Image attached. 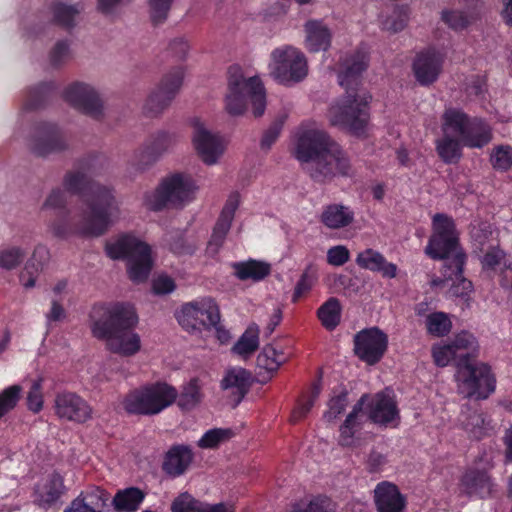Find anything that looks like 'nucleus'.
I'll list each match as a JSON object with an SVG mask.
<instances>
[{
	"instance_id": "1",
	"label": "nucleus",
	"mask_w": 512,
	"mask_h": 512,
	"mask_svg": "<svg viewBox=\"0 0 512 512\" xmlns=\"http://www.w3.org/2000/svg\"><path fill=\"white\" fill-rule=\"evenodd\" d=\"M294 155L304 171L318 183L336 177H351L354 168L347 152L321 129L302 131L296 141Z\"/></svg>"
},
{
	"instance_id": "2",
	"label": "nucleus",
	"mask_w": 512,
	"mask_h": 512,
	"mask_svg": "<svg viewBox=\"0 0 512 512\" xmlns=\"http://www.w3.org/2000/svg\"><path fill=\"white\" fill-rule=\"evenodd\" d=\"M137 322L134 308L124 303L97 304L89 314L92 335L105 340L111 352L126 357L141 349L140 336L133 330Z\"/></svg>"
},
{
	"instance_id": "3",
	"label": "nucleus",
	"mask_w": 512,
	"mask_h": 512,
	"mask_svg": "<svg viewBox=\"0 0 512 512\" xmlns=\"http://www.w3.org/2000/svg\"><path fill=\"white\" fill-rule=\"evenodd\" d=\"M442 135L435 142L439 157L448 164L462 157V148L481 149L492 140L489 124L458 108H446L441 116Z\"/></svg>"
},
{
	"instance_id": "4",
	"label": "nucleus",
	"mask_w": 512,
	"mask_h": 512,
	"mask_svg": "<svg viewBox=\"0 0 512 512\" xmlns=\"http://www.w3.org/2000/svg\"><path fill=\"white\" fill-rule=\"evenodd\" d=\"M91 196L88 202L89 212L83 214L76 222L71 223L64 218L51 222L49 229L53 236L61 239L71 235L99 237L120 220L121 203L113 186H94Z\"/></svg>"
},
{
	"instance_id": "5",
	"label": "nucleus",
	"mask_w": 512,
	"mask_h": 512,
	"mask_svg": "<svg viewBox=\"0 0 512 512\" xmlns=\"http://www.w3.org/2000/svg\"><path fill=\"white\" fill-rule=\"evenodd\" d=\"M252 105L255 117L264 114L266 108L265 89L258 77H246L242 69L232 66L228 70L224 107L228 114L240 116Z\"/></svg>"
},
{
	"instance_id": "6",
	"label": "nucleus",
	"mask_w": 512,
	"mask_h": 512,
	"mask_svg": "<svg viewBox=\"0 0 512 512\" xmlns=\"http://www.w3.org/2000/svg\"><path fill=\"white\" fill-rule=\"evenodd\" d=\"M105 251L111 259L127 260L129 278L135 283L148 279L154 259L151 247L132 233H123L106 243Z\"/></svg>"
},
{
	"instance_id": "7",
	"label": "nucleus",
	"mask_w": 512,
	"mask_h": 512,
	"mask_svg": "<svg viewBox=\"0 0 512 512\" xmlns=\"http://www.w3.org/2000/svg\"><path fill=\"white\" fill-rule=\"evenodd\" d=\"M370 100L371 96L365 91L346 90V94L329 108L330 123L353 135H365L369 126Z\"/></svg>"
},
{
	"instance_id": "8",
	"label": "nucleus",
	"mask_w": 512,
	"mask_h": 512,
	"mask_svg": "<svg viewBox=\"0 0 512 512\" xmlns=\"http://www.w3.org/2000/svg\"><path fill=\"white\" fill-rule=\"evenodd\" d=\"M433 233L425 248L432 259H445L446 264H455L459 274L464 268L466 254L459 245V235L454 220L445 214H435L432 219Z\"/></svg>"
},
{
	"instance_id": "9",
	"label": "nucleus",
	"mask_w": 512,
	"mask_h": 512,
	"mask_svg": "<svg viewBox=\"0 0 512 512\" xmlns=\"http://www.w3.org/2000/svg\"><path fill=\"white\" fill-rule=\"evenodd\" d=\"M196 191V183L190 175L175 173L163 179L155 190L144 193L143 205L152 211L182 208L194 200Z\"/></svg>"
},
{
	"instance_id": "10",
	"label": "nucleus",
	"mask_w": 512,
	"mask_h": 512,
	"mask_svg": "<svg viewBox=\"0 0 512 512\" xmlns=\"http://www.w3.org/2000/svg\"><path fill=\"white\" fill-rule=\"evenodd\" d=\"M177 397L173 386L157 382L130 391L123 398L122 406L129 414L156 415L172 405Z\"/></svg>"
},
{
	"instance_id": "11",
	"label": "nucleus",
	"mask_w": 512,
	"mask_h": 512,
	"mask_svg": "<svg viewBox=\"0 0 512 512\" xmlns=\"http://www.w3.org/2000/svg\"><path fill=\"white\" fill-rule=\"evenodd\" d=\"M269 69L274 79L284 85L298 83L308 74L304 53L291 45L277 47L271 52Z\"/></svg>"
},
{
	"instance_id": "12",
	"label": "nucleus",
	"mask_w": 512,
	"mask_h": 512,
	"mask_svg": "<svg viewBox=\"0 0 512 512\" xmlns=\"http://www.w3.org/2000/svg\"><path fill=\"white\" fill-rule=\"evenodd\" d=\"M455 378L459 394L467 398L486 399L495 389V379L484 363H457Z\"/></svg>"
},
{
	"instance_id": "13",
	"label": "nucleus",
	"mask_w": 512,
	"mask_h": 512,
	"mask_svg": "<svg viewBox=\"0 0 512 512\" xmlns=\"http://www.w3.org/2000/svg\"><path fill=\"white\" fill-rule=\"evenodd\" d=\"M178 323L187 331L211 329L220 320L217 303L210 297L200 298L184 304L177 312Z\"/></svg>"
},
{
	"instance_id": "14",
	"label": "nucleus",
	"mask_w": 512,
	"mask_h": 512,
	"mask_svg": "<svg viewBox=\"0 0 512 512\" xmlns=\"http://www.w3.org/2000/svg\"><path fill=\"white\" fill-rule=\"evenodd\" d=\"M183 77L184 71L181 67L174 68L167 73L159 85L148 95L143 105V113L149 117L161 114L179 92Z\"/></svg>"
},
{
	"instance_id": "15",
	"label": "nucleus",
	"mask_w": 512,
	"mask_h": 512,
	"mask_svg": "<svg viewBox=\"0 0 512 512\" xmlns=\"http://www.w3.org/2000/svg\"><path fill=\"white\" fill-rule=\"evenodd\" d=\"M192 144L201 161L209 166L218 163L226 148L223 138L200 120L193 121Z\"/></svg>"
},
{
	"instance_id": "16",
	"label": "nucleus",
	"mask_w": 512,
	"mask_h": 512,
	"mask_svg": "<svg viewBox=\"0 0 512 512\" xmlns=\"http://www.w3.org/2000/svg\"><path fill=\"white\" fill-rule=\"evenodd\" d=\"M63 96L70 105L92 118L99 119L103 115V101L98 91L89 84H71Z\"/></svg>"
},
{
	"instance_id": "17",
	"label": "nucleus",
	"mask_w": 512,
	"mask_h": 512,
	"mask_svg": "<svg viewBox=\"0 0 512 512\" xmlns=\"http://www.w3.org/2000/svg\"><path fill=\"white\" fill-rule=\"evenodd\" d=\"M387 345V335L378 328L362 330L354 337L355 354L369 365H374L382 359Z\"/></svg>"
},
{
	"instance_id": "18",
	"label": "nucleus",
	"mask_w": 512,
	"mask_h": 512,
	"mask_svg": "<svg viewBox=\"0 0 512 512\" xmlns=\"http://www.w3.org/2000/svg\"><path fill=\"white\" fill-rule=\"evenodd\" d=\"M177 143V136L173 133L159 131L155 133L147 145L145 151L135 155L129 163L127 172L130 176L143 172L155 159L174 147Z\"/></svg>"
},
{
	"instance_id": "19",
	"label": "nucleus",
	"mask_w": 512,
	"mask_h": 512,
	"mask_svg": "<svg viewBox=\"0 0 512 512\" xmlns=\"http://www.w3.org/2000/svg\"><path fill=\"white\" fill-rule=\"evenodd\" d=\"M54 410L60 419L75 423H85L93 416L90 404L73 392L58 393L54 399Z\"/></svg>"
},
{
	"instance_id": "20",
	"label": "nucleus",
	"mask_w": 512,
	"mask_h": 512,
	"mask_svg": "<svg viewBox=\"0 0 512 512\" xmlns=\"http://www.w3.org/2000/svg\"><path fill=\"white\" fill-rule=\"evenodd\" d=\"M369 63L368 51L365 48L356 49L340 59L338 67V82L346 90L360 91L358 82L360 75L367 69Z\"/></svg>"
},
{
	"instance_id": "21",
	"label": "nucleus",
	"mask_w": 512,
	"mask_h": 512,
	"mask_svg": "<svg viewBox=\"0 0 512 512\" xmlns=\"http://www.w3.org/2000/svg\"><path fill=\"white\" fill-rule=\"evenodd\" d=\"M68 142L59 128L52 123L39 125L30 142V150L38 156H48L65 150Z\"/></svg>"
},
{
	"instance_id": "22",
	"label": "nucleus",
	"mask_w": 512,
	"mask_h": 512,
	"mask_svg": "<svg viewBox=\"0 0 512 512\" xmlns=\"http://www.w3.org/2000/svg\"><path fill=\"white\" fill-rule=\"evenodd\" d=\"M443 61V55L439 52L428 50L420 53L413 63L416 80L421 85H429L436 81L441 73Z\"/></svg>"
},
{
	"instance_id": "23",
	"label": "nucleus",
	"mask_w": 512,
	"mask_h": 512,
	"mask_svg": "<svg viewBox=\"0 0 512 512\" xmlns=\"http://www.w3.org/2000/svg\"><path fill=\"white\" fill-rule=\"evenodd\" d=\"M367 398V395H363L359 399L352 411L347 415L344 423L340 426L338 442L341 446L356 447L358 445L356 434L361 430L365 420V415L362 410Z\"/></svg>"
},
{
	"instance_id": "24",
	"label": "nucleus",
	"mask_w": 512,
	"mask_h": 512,
	"mask_svg": "<svg viewBox=\"0 0 512 512\" xmlns=\"http://www.w3.org/2000/svg\"><path fill=\"white\" fill-rule=\"evenodd\" d=\"M63 478L58 473H52L38 483L34 489V503L42 508L52 507L64 494Z\"/></svg>"
},
{
	"instance_id": "25",
	"label": "nucleus",
	"mask_w": 512,
	"mask_h": 512,
	"mask_svg": "<svg viewBox=\"0 0 512 512\" xmlns=\"http://www.w3.org/2000/svg\"><path fill=\"white\" fill-rule=\"evenodd\" d=\"M238 206L239 195H230L215 224L213 233L211 235V239L209 241V247L213 249L215 252L218 251V249L223 245L225 238L231 228V224Z\"/></svg>"
},
{
	"instance_id": "26",
	"label": "nucleus",
	"mask_w": 512,
	"mask_h": 512,
	"mask_svg": "<svg viewBox=\"0 0 512 512\" xmlns=\"http://www.w3.org/2000/svg\"><path fill=\"white\" fill-rule=\"evenodd\" d=\"M251 383L252 377L247 370L243 368H232L227 370L221 380V388L234 398V406H236L247 394Z\"/></svg>"
},
{
	"instance_id": "27",
	"label": "nucleus",
	"mask_w": 512,
	"mask_h": 512,
	"mask_svg": "<svg viewBox=\"0 0 512 512\" xmlns=\"http://www.w3.org/2000/svg\"><path fill=\"white\" fill-rule=\"evenodd\" d=\"M109 500V494L99 487L81 492L64 512H103Z\"/></svg>"
},
{
	"instance_id": "28",
	"label": "nucleus",
	"mask_w": 512,
	"mask_h": 512,
	"mask_svg": "<svg viewBox=\"0 0 512 512\" xmlns=\"http://www.w3.org/2000/svg\"><path fill=\"white\" fill-rule=\"evenodd\" d=\"M369 418L381 425H387L396 420L398 409L393 397L384 392L375 394L370 404Z\"/></svg>"
},
{
	"instance_id": "29",
	"label": "nucleus",
	"mask_w": 512,
	"mask_h": 512,
	"mask_svg": "<svg viewBox=\"0 0 512 512\" xmlns=\"http://www.w3.org/2000/svg\"><path fill=\"white\" fill-rule=\"evenodd\" d=\"M354 218V211L349 206L333 203L323 207L319 220L326 228L339 230L350 226Z\"/></svg>"
},
{
	"instance_id": "30",
	"label": "nucleus",
	"mask_w": 512,
	"mask_h": 512,
	"mask_svg": "<svg viewBox=\"0 0 512 512\" xmlns=\"http://www.w3.org/2000/svg\"><path fill=\"white\" fill-rule=\"evenodd\" d=\"M356 263L361 268L380 273L384 278L392 279L397 275V266L388 262L380 252L370 248L358 253Z\"/></svg>"
},
{
	"instance_id": "31",
	"label": "nucleus",
	"mask_w": 512,
	"mask_h": 512,
	"mask_svg": "<svg viewBox=\"0 0 512 512\" xmlns=\"http://www.w3.org/2000/svg\"><path fill=\"white\" fill-rule=\"evenodd\" d=\"M374 493L378 512H401L404 508V499L396 485L381 482Z\"/></svg>"
},
{
	"instance_id": "32",
	"label": "nucleus",
	"mask_w": 512,
	"mask_h": 512,
	"mask_svg": "<svg viewBox=\"0 0 512 512\" xmlns=\"http://www.w3.org/2000/svg\"><path fill=\"white\" fill-rule=\"evenodd\" d=\"M192 461V450L185 445H176L166 453L163 470L172 477H178L185 473Z\"/></svg>"
},
{
	"instance_id": "33",
	"label": "nucleus",
	"mask_w": 512,
	"mask_h": 512,
	"mask_svg": "<svg viewBox=\"0 0 512 512\" xmlns=\"http://www.w3.org/2000/svg\"><path fill=\"white\" fill-rule=\"evenodd\" d=\"M171 510L172 512H234L232 506L201 502L188 493L177 496L172 502Z\"/></svg>"
},
{
	"instance_id": "34",
	"label": "nucleus",
	"mask_w": 512,
	"mask_h": 512,
	"mask_svg": "<svg viewBox=\"0 0 512 512\" xmlns=\"http://www.w3.org/2000/svg\"><path fill=\"white\" fill-rule=\"evenodd\" d=\"M48 261L49 250L43 245L36 246L20 275V281L25 288L35 286L37 277Z\"/></svg>"
},
{
	"instance_id": "35",
	"label": "nucleus",
	"mask_w": 512,
	"mask_h": 512,
	"mask_svg": "<svg viewBox=\"0 0 512 512\" xmlns=\"http://www.w3.org/2000/svg\"><path fill=\"white\" fill-rule=\"evenodd\" d=\"M306 47L311 52H318L320 50H327L331 43L330 30L323 22L318 20H310L306 22Z\"/></svg>"
},
{
	"instance_id": "36",
	"label": "nucleus",
	"mask_w": 512,
	"mask_h": 512,
	"mask_svg": "<svg viewBox=\"0 0 512 512\" xmlns=\"http://www.w3.org/2000/svg\"><path fill=\"white\" fill-rule=\"evenodd\" d=\"M460 488L467 495L484 498L492 492L493 483L485 472L468 471L461 480Z\"/></svg>"
},
{
	"instance_id": "37",
	"label": "nucleus",
	"mask_w": 512,
	"mask_h": 512,
	"mask_svg": "<svg viewBox=\"0 0 512 512\" xmlns=\"http://www.w3.org/2000/svg\"><path fill=\"white\" fill-rule=\"evenodd\" d=\"M63 185L66 191L83 196L88 206V202L92 197V188L100 184L92 182L87 172L77 169L66 173L63 179Z\"/></svg>"
},
{
	"instance_id": "38",
	"label": "nucleus",
	"mask_w": 512,
	"mask_h": 512,
	"mask_svg": "<svg viewBox=\"0 0 512 512\" xmlns=\"http://www.w3.org/2000/svg\"><path fill=\"white\" fill-rule=\"evenodd\" d=\"M235 276L242 280L259 282L271 273V265L265 261L250 259L248 261L235 262L232 264Z\"/></svg>"
},
{
	"instance_id": "39",
	"label": "nucleus",
	"mask_w": 512,
	"mask_h": 512,
	"mask_svg": "<svg viewBox=\"0 0 512 512\" xmlns=\"http://www.w3.org/2000/svg\"><path fill=\"white\" fill-rule=\"evenodd\" d=\"M145 499V493L137 487L118 490L112 500L117 512H135Z\"/></svg>"
},
{
	"instance_id": "40",
	"label": "nucleus",
	"mask_w": 512,
	"mask_h": 512,
	"mask_svg": "<svg viewBox=\"0 0 512 512\" xmlns=\"http://www.w3.org/2000/svg\"><path fill=\"white\" fill-rule=\"evenodd\" d=\"M463 429L471 438L481 439L490 430L489 422L482 412L467 409L461 415Z\"/></svg>"
},
{
	"instance_id": "41",
	"label": "nucleus",
	"mask_w": 512,
	"mask_h": 512,
	"mask_svg": "<svg viewBox=\"0 0 512 512\" xmlns=\"http://www.w3.org/2000/svg\"><path fill=\"white\" fill-rule=\"evenodd\" d=\"M456 358L457 363H462L465 360H470L469 356L478 350V342L473 334L462 331L458 333L452 341L449 342Z\"/></svg>"
},
{
	"instance_id": "42",
	"label": "nucleus",
	"mask_w": 512,
	"mask_h": 512,
	"mask_svg": "<svg viewBox=\"0 0 512 512\" xmlns=\"http://www.w3.org/2000/svg\"><path fill=\"white\" fill-rule=\"evenodd\" d=\"M317 316L327 330H334L341 320L340 301L335 297L329 298L318 308Z\"/></svg>"
},
{
	"instance_id": "43",
	"label": "nucleus",
	"mask_w": 512,
	"mask_h": 512,
	"mask_svg": "<svg viewBox=\"0 0 512 512\" xmlns=\"http://www.w3.org/2000/svg\"><path fill=\"white\" fill-rule=\"evenodd\" d=\"M259 347V328L257 325H250L235 343L232 350L237 355L248 357Z\"/></svg>"
},
{
	"instance_id": "44",
	"label": "nucleus",
	"mask_w": 512,
	"mask_h": 512,
	"mask_svg": "<svg viewBox=\"0 0 512 512\" xmlns=\"http://www.w3.org/2000/svg\"><path fill=\"white\" fill-rule=\"evenodd\" d=\"M288 356L273 345H266L257 357L259 368L268 372L277 371L278 368L287 361Z\"/></svg>"
},
{
	"instance_id": "45",
	"label": "nucleus",
	"mask_w": 512,
	"mask_h": 512,
	"mask_svg": "<svg viewBox=\"0 0 512 512\" xmlns=\"http://www.w3.org/2000/svg\"><path fill=\"white\" fill-rule=\"evenodd\" d=\"M463 269L459 274L455 271V264H446L444 270V277L446 280L453 281L450 292L453 296L456 297H466L468 296L472 290L473 285L472 282L463 277Z\"/></svg>"
},
{
	"instance_id": "46",
	"label": "nucleus",
	"mask_w": 512,
	"mask_h": 512,
	"mask_svg": "<svg viewBox=\"0 0 512 512\" xmlns=\"http://www.w3.org/2000/svg\"><path fill=\"white\" fill-rule=\"evenodd\" d=\"M492 233L491 224L488 222L475 220L470 225L472 243L479 251H484L486 246L492 245Z\"/></svg>"
},
{
	"instance_id": "47",
	"label": "nucleus",
	"mask_w": 512,
	"mask_h": 512,
	"mask_svg": "<svg viewBox=\"0 0 512 512\" xmlns=\"http://www.w3.org/2000/svg\"><path fill=\"white\" fill-rule=\"evenodd\" d=\"M202 386L197 378L191 379L186 385H184L182 392L179 395L178 405L183 408L190 410L197 406L203 397L201 392Z\"/></svg>"
},
{
	"instance_id": "48",
	"label": "nucleus",
	"mask_w": 512,
	"mask_h": 512,
	"mask_svg": "<svg viewBox=\"0 0 512 512\" xmlns=\"http://www.w3.org/2000/svg\"><path fill=\"white\" fill-rule=\"evenodd\" d=\"M233 436L234 432L230 428L210 429L198 440V446L202 449H214Z\"/></svg>"
},
{
	"instance_id": "49",
	"label": "nucleus",
	"mask_w": 512,
	"mask_h": 512,
	"mask_svg": "<svg viewBox=\"0 0 512 512\" xmlns=\"http://www.w3.org/2000/svg\"><path fill=\"white\" fill-rule=\"evenodd\" d=\"M441 19L449 28L460 31L468 27L474 17L458 9H445L441 12Z\"/></svg>"
},
{
	"instance_id": "50",
	"label": "nucleus",
	"mask_w": 512,
	"mask_h": 512,
	"mask_svg": "<svg viewBox=\"0 0 512 512\" xmlns=\"http://www.w3.org/2000/svg\"><path fill=\"white\" fill-rule=\"evenodd\" d=\"M452 323L447 314L443 312L431 313L426 318V328L429 334L441 337L448 334Z\"/></svg>"
},
{
	"instance_id": "51",
	"label": "nucleus",
	"mask_w": 512,
	"mask_h": 512,
	"mask_svg": "<svg viewBox=\"0 0 512 512\" xmlns=\"http://www.w3.org/2000/svg\"><path fill=\"white\" fill-rule=\"evenodd\" d=\"M54 21L64 27L71 28L75 24V18L80 13V10L75 5H66L57 3L53 6Z\"/></svg>"
},
{
	"instance_id": "52",
	"label": "nucleus",
	"mask_w": 512,
	"mask_h": 512,
	"mask_svg": "<svg viewBox=\"0 0 512 512\" xmlns=\"http://www.w3.org/2000/svg\"><path fill=\"white\" fill-rule=\"evenodd\" d=\"M348 394L346 391H341L334 394L328 403V410L324 413L323 417L327 422L335 420L338 415L343 413L348 406Z\"/></svg>"
},
{
	"instance_id": "53",
	"label": "nucleus",
	"mask_w": 512,
	"mask_h": 512,
	"mask_svg": "<svg viewBox=\"0 0 512 512\" xmlns=\"http://www.w3.org/2000/svg\"><path fill=\"white\" fill-rule=\"evenodd\" d=\"M408 21L406 12L403 9L395 8L391 14L382 20V29L390 33L402 31Z\"/></svg>"
},
{
	"instance_id": "54",
	"label": "nucleus",
	"mask_w": 512,
	"mask_h": 512,
	"mask_svg": "<svg viewBox=\"0 0 512 512\" xmlns=\"http://www.w3.org/2000/svg\"><path fill=\"white\" fill-rule=\"evenodd\" d=\"M25 251L20 247H9L0 251V268L11 270L23 260Z\"/></svg>"
},
{
	"instance_id": "55",
	"label": "nucleus",
	"mask_w": 512,
	"mask_h": 512,
	"mask_svg": "<svg viewBox=\"0 0 512 512\" xmlns=\"http://www.w3.org/2000/svg\"><path fill=\"white\" fill-rule=\"evenodd\" d=\"M491 163L495 169L508 170L512 165V148L498 146L491 153Z\"/></svg>"
},
{
	"instance_id": "56",
	"label": "nucleus",
	"mask_w": 512,
	"mask_h": 512,
	"mask_svg": "<svg viewBox=\"0 0 512 512\" xmlns=\"http://www.w3.org/2000/svg\"><path fill=\"white\" fill-rule=\"evenodd\" d=\"M20 392V386L13 385L0 393V418L16 406Z\"/></svg>"
},
{
	"instance_id": "57",
	"label": "nucleus",
	"mask_w": 512,
	"mask_h": 512,
	"mask_svg": "<svg viewBox=\"0 0 512 512\" xmlns=\"http://www.w3.org/2000/svg\"><path fill=\"white\" fill-rule=\"evenodd\" d=\"M27 405L29 410L34 413L39 412L43 408L42 380L36 379L32 382L30 390L27 394Z\"/></svg>"
},
{
	"instance_id": "58",
	"label": "nucleus",
	"mask_w": 512,
	"mask_h": 512,
	"mask_svg": "<svg viewBox=\"0 0 512 512\" xmlns=\"http://www.w3.org/2000/svg\"><path fill=\"white\" fill-rule=\"evenodd\" d=\"M283 127V120L277 119L264 131L260 147L262 150L268 151L278 139Z\"/></svg>"
},
{
	"instance_id": "59",
	"label": "nucleus",
	"mask_w": 512,
	"mask_h": 512,
	"mask_svg": "<svg viewBox=\"0 0 512 512\" xmlns=\"http://www.w3.org/2000/svg\"><path fill=\"white\" fill-rule=\"evenodd\" d=\"M316 281L315 274L309 269L305 270L296 284L292 300L297 302L303 295L307 294Z\"/></svg>"
},
{
	"instance_id": "60",
	"label": "nucleus",
	"mask_w": 512,
	"mask_h": 512,
	"mask_svg": "<svg viewBox=\"0 0 512 512\" xmlns=\"http://www.w3.org/2000/svg\"><path fill=\"white\" fill-rule=\"evenodd\" d=\"M432 356L437 366L445 367L451 360L457 359L454 350L449 343L444 345H434L432 348Z\"/></svg>"
},
{
	"instance_id": "61",
	"label": "nucleus",
	"mask_w": 512,
	"mask_h": 512,
	"mask_svg": "<svg viewBox=\"0 0 512 512\" xmlns=\"http://www.w3.org/2000/svg\"><path fill=\"white\" fill-rule=\"evenodd\" d=\"M173 0H149L151 19L155 24L162 23L166 18Z\"/></svg>"
},
{
	"instance_id": "62",
	"label": "nucleus",
	"mask_w": 512,
	"mask_h": 512,
	"mask_svg": "<svg viewBox=\"0 0 512 512\" xmlns=\"http://www.w3.org/2000/svg\"><path fill=\"white\" fill-rule=\"evenodd\" d=\"M67 197L64 190L61 188L52 189L45 199L42 209H62L66 206Z\"/></svg>"
},
{
	"instance_id": "63",
	"label": "nucleus",
	"mask_w": 512,
	"mask_h": 512,
	"mask_svg": "<svg viewBox=\"0 0 512 512\" xmlns=\"http://www.w3.org/2000/svg\"><path fill=\"white\" fill-rule=\"evenodd\" d=\"M350 252L346 246L337 245L327 251V262L332 266H342L348 262Z\"/></svg>"
},
{
	"instance_id": "64",
	"label": "nucleus",
	"mask_w": 512,
	"mask_h": 512,
	"mask_svg": "<svg viewBox=\"0 0 512 512\" xmlns=\"http://www.w3.org/2000/svg\"><path fill=\"white\" fill-rule=\"evenodd\" d=\"M328 501L325 498H314L308 504H296L289 512H327Z\"/></svg>"
}]
</instances>
